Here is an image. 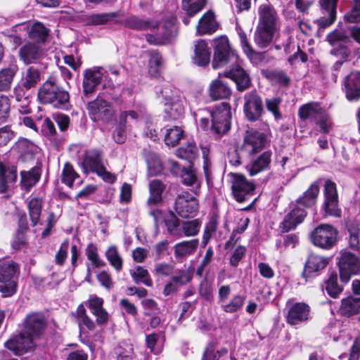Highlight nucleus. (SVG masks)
Returning a JSON list of instances; mask_svg holds the SVG:
<instances>
[{
  "instance_id": "obj_1",
  "label": "nucleus",
  "mask_w": 360,
  "mask_h": 360,
  "mask_svg": "<svg viewBox=\"0 0 360 360\" xmlns=\"http://www.w3.org/2000/svg\"><path fill=\"white\" fill-rule=\"evenodd\" d=\"M77 161L84 172L89 171L96 172L98 176L108 183L112 184L115 181V176L106 170L102 159V153L100 150L81 148L79 150Z\"/></svg>"
},
{
  "instance_id": "obj_2",
  "label": "nucleus",
  "mask_w": 360,
  "mask_h": 360,
  "mask_svg": "<svg viewBox=\"0 0 360 360\" xmlns=\"http://www.w3.org/2000/svg\"><path fill=\"white\" fill-rule=\"evenodd\" d=\"M38 97L43 103L52 104L56 108H60L69 101L68 91L60 88L54 77H50L40 87Z\"/></svg>"
},
{
  "instance_id": "obj_3",
  "label": "nucleus",
  "mask_w": 360,
  "mask_h": 360,
  "mask_svg": "<svg viewBox=\"0 0 360 360\" xmlns=\"http://www.w3.org/2000/svg\"><path fill=\"white\" fill-rule=\"evenodd\" d=\"M160 93L164 99L165 112L168 116L173 120L182 117L185 112V101L179 91L171 86H167Z\"/></svg>"
},
{
  "instance_id": "obj_4",
  "label": "nucleus",
  "mask_w": 360,
  "mask_h": 360,
  "mask_svg": "<svg viewBox=\"0 0 360 360\" xmlns=\"http://www.w3.org/2000/svg\"><path fill=\"white\" fill-rule=\"evenodd\" d=\"M211 130L218 135L225 134L230 129L231 117V106L228 103L223 102L216 105L211 111Z\"/></svg>"
},
{
  "instance_id": "obj_5",
  "label": "nucleus",
  "mask_w": 360,
  "mask_h": 360,
  "mask_svg": "<svg viewBox=\"0 0 360 360\" xmlns=\"http://www.w3.org/2000/svg\"><path fill=\"white\" fill-rule=\"evenodd\" d=\"M237 56L231 48L229 41L225 36H221L214 39V58L212 67L214 69L224 66L230 61H236Z\"/></svg>"
},
{
  "instance_id": "obj_6",
  "label": "nucleus",
  "mask_w": 360,
  "mask_h": 360,
  "mask_svg": "<svg viewBox=\"0 0 360 360\" xmlns=\"http://www.w3.org/2000/svg\"><path fill=\"white\" fill-rule=\"evenodd\" d=\"M338 232L333 226L323 224L314 229L311 233L313 244L323 249H330L337 241Z\"/></svg>"
},
{
  "instance_id": "obj_7",
  "label": "nucleus",
  "mask_w": 360,
  "mask_h": 360,
  "mask_svg": "<svg viewBox=\"0 0 360 360\" xmlns=\"http://www.w3.org/2000/svg\"><path fill=\"white\" fill-rule=\"evenodd\" d=\"M340 277L342 283H347L352 276L360 272V259L354 254L342 252L338 258Z\"/></svg>"
},
{
  "instance_id": "obj_8",
  "label": "nucleus",
  "mask_w": 360,
  "mask_h": 360,
  "mask_svg": "<svg viewBox=\"0 0 360 360\" xmlns=\"http://www.w3.org/2000/svg\"><path fill=\"white\" fill-rule=\"evenodd\" d=\"M18 272V266L13 262L0 264V292L4 297H9L16 291V282L14 277Z\"/></svg>"
},
{
  "instance_id": "obj_9",
  "label": "nucleus",
  "mask_w": 360,
  "mask_h": 360,
  "mask_svg": "<svg viewBox=\"0 0 360 360\" xmlns=\"http://www.w3.org/2000/svg\"><path fill=\"white\" fill-rule=\"evenodd\" d=\"M46 327V319L41 313H31L25 317L21 330L23 334L36 340L44 333Z\"/></svg>"
},
{
  "instance_id": "obj_10",
  "label": "nucleus",
  "mask_w": 360,
  "mask_h": 360,
  "mask_svg": "<svg viewBox=\"0 0 360 360\" xmlns=\"http://www.w3.org/2000/svg\"><path fill=\"white\" fill-rule=\"evenodd\" d=\"M324 198L325 200L322 207L325 212V217H340L341 216V210L338 206L336 185L330 180H327L325 183Z\"/></svg>"
},
{
  "instance_id": "obj_11",
  "label": "nucleus",
  "mask_w": 360,
  "mask_h": 360,
  "mask_svg": "<svg viewBox=\"0 0 360 360\" xmlns=\"http://www.w3.org/2000/svg\"><path fill=\"white\" fill-rule=\"evenodd\" d=\"M175 210L181 217H193L198 211V200L188 192H182L176 199Z\"/></svg>"
},
{
  "instance_id": "obj_12",
  "label": "nucleus",
  "mask_w": 360,
  "mask_h": 360,
  "mask_svg": "<svg viewBox=\"0 0 360 360\" xmlns=\"http://www.w3.org/2000/svg\"><path fill=\"white\" fill-rule=\"evenodd\" d=\"M41 81V72L34 67H30L22 72L21 79L14 89V95L18 98L24 96L26 91L34 88Z\"/></svg>"
},
{
  "instance_id": "obj_13",
  "label": "nucleus",
  "mask_w": 360,
  "mask_h": 360,
  "mask_svg": "<svg viewBox=\"0 0 360 360\" xmlns=\"http://www.w3.org/2000/svg\"><path fill=\"white\" fill-rule=\"evenodd\" d=\"M106 73L107 71L101 67H93L84 72L82 86L85 96L89 97L95 92L96 87Z\"/></svg>"
},
{
  "instance_id": "obj_14",
  "label": "nucleus",
  "mask_w": 360,
  "mask_h": 360,
  "mask_svg": "<svg viewBox=\"0 0 360 360\" xmlns=\"http://www.w3.org/2000/svg\"><path fill=\"white\" fill-rule=\"evenodd\" d=\"M338 1V0H319L322 15L315 20L319 29H326L335 22Z\"/></svg>"
},
{
  "instance_id": "obj_15",
  "label": "nucleus",
  "mask_w": 360,
  "mask_h": 360,
  "mask_svg": "<svg viewBox=\"0 0 360 360\" xmlns=\"http://www.w3.org/2000/svg\"><path fill=\"white\" fill-rule=\"evenodd\" d=\"M34 340L27 334H23V331L15 336L11 338L5 342V347L12 351L16 355H22L35 347Z\"/></svg>"
},
{
  "instance_id": "obj_16",
  "label": "nucleus",
  "mask_w": 360,
  "mask_h": 360,
  "mask_svg": "<svg viewBox=\"0 0 360 360\" xmlns=\"http://www.w3.org/2000/svg\"><path fill=\"white\" fill-rule=\"evenodd\" d=\"M88 110L91 119L94 121L108 120L113 115V109L110 103L101 96L89 103Z\"/></svg>"
},
{
  "instance_id": "obj_17",
  "label": "nucleus",
  "mask_w": 360,
  "mask_h": 360,
  "mask_svg": "<svg viewBox=\"0 0 360 360\" xmlns=\"http://www.w3.org/2000/svg\"><path fill=\"white\" fill-rule=\"evenodd\" d=\"M244 99V112L248 120L250 121L258 120L263 112L261 97L255 91H251L245 95Z\"/></svg>"
},
{
  "instance_id": "obj_18",
  "label": "nucleus",
  "mask_w": 360,
  "mask_h": 360,
  "mask_svg": "<svg viewBox=\"0 0 360 360\" xmlns=\"http://www.w3.org/2000/svg\"><path fill=\"white\" fill-rule=\"evenodd\" d=\"M176 18L171 16L164 23L158 22V26L156 27L158 32L156 35L147 34V41L153 45H161L166 44L170 39L173 31L174 30V25Z\"/></svg>"
},
{
  "instance_id": "obj_19",
  "label": "nucleus",
  "mask_w": 360,
  "mask_h": 360,
  "mask_svg": "<svg viewBox=\"0 0 360 360\" xmlns=\"http://www.w3.org/2000/svg\"><path fill=\"white\" fill-rule=\"evenodd\" d=\"M267 143L264 133L257 131H248L244 138L242 150L250 155L258 153L263 149Z\"/></svg>"
},
{
  "instance_id": "obj_20",
  "label": "nucleus",
  "mask_w": 360,
  "mask_h": 360,
  "mask_svg": "<svg viewBox=\"0 0 360 360\" xmlns=\"http://www.w3.org/2000/svg\"><path fill=\"white\" fill-rule=\"evenodd\" d=\"M115 22L123 25L127 28L137 30H153L158 26V22L155 20L142 18L135 15L125 17L121 20H116Z\"/></svg>"
},
{
  "instance_id": "obj_21",
  "label": "nucleus",
  "mask_w": 360,
  "mask_h": 360,
  "mask_svg": "<svg viewBox=\"0 0 360 360\" xmlns=\"http://www.w3.org/2000/svg\"><path fill=\"white\" fill-rule=\"evenodd\" d=\"M254 190L255 185L252 182L248 181L243 176H236L232 191L237 201H245L248 196L252 194Z\"/></svg>"
},
{
  "instance_id": "obj_22",
  "label": "nucleus",
  "mask_w": 360,
  "mask_h": 360,
  "mask_svg": "<svg viewBox=\"0 0 360 360\" xmlns=\"http://www.w3.org/2000/svg\"><path fill=\"white\" fill-rule=\"evenodd\" d=\"M259 25L278 30L279 22L275 9L270 4H262L259 8Z\"/></svg>"
},
{
  "instance_id": "obj_23",
  "label": "nucleus",
  "mask_w": 360,
  "mask_h": 360,
  "mask_svg": "<svg viewBox=\"0 0 360 360\" xmlns=\"http://www.w3.org/2000/svg\"><path fill=\"white\" fill-rule=\"evenodd\" d=\"M39 43H27L19 50L20 58L26 65H29L41 59L44 51Z\"/></svg>"
},
{
  "instance_id": "obj_24",
  "label": "nucleus",
  "mask_w": 360,
  "mask_h": 360,
  "mask_svg": "<svg viewBox=\"0 0 360 360\" xmlns=\"http://www.w3.org/2000/svg\"><path fill=\"white\" fill-rule=\"evenodd\" d=\"M310 307L305 303L297 302L289 309L287 321L290 325H297L307 321L309 317Z\"/></svg>"
},
{
  "instance_id": "obj_25",
  "label": "nucleus",
  "mask_w": 360,
  "mask_h": 360,
  "mask_svg": "<svg viewBox=\"0 0 360 360\" xmlns=\"http://www.w3.org/2000/svg\"><path fill=\"white\" fill-rule=\"evenodd\" d=\"M219 28L215 15L212 11L206 12L199 20L196 26L197 35L212 34Z\"/></svg>"
},
{
  "instance_id": "obj_26",
  "label": "nucleus",
  "mask_w": 360,
  "mask_h": 360,
  "mask_svg": "<svg viewBox=\"0 0 360 360\" xmlns=\"http://www.w3.org/2000/svg\"><path fill=\"white\" fill-rule=\"evenodd\" d=\"M346 97L349 101L360 98V72H353L347 76L345 82Z\"/></svg>"
},
{
  "instance_id": "obj_27",
  "label": "nucleus",
  "mask_w": 360,
  "mask_h": 360,
  "mask_svg": "<svg viewBox=\"0 0 360 360\" xmlns=\"http://www.w3.org/2000/svg\"><path fill=\"white\" fill-rule=\"evenodd\" d=\"M193 63L198 66H206L210 61V51L205 40L199 39L195 44Z\"/></svg>"
},
{
  "instance_id": "obj_28",
  "label": "nucleus",
  "mask_w": 360,
  "mask_h": 360,
  "mask_svg": "<svg viewBox=\"0 0 360 360\" xmlns=\"http://www.w3.org/2000/svg\"><path fill=\"white\" fill-rule=\"evenodd\" d=\"M271 151H265L248 165L246 169L249 174L252 176L267 169L271 161Z\"/></svg>"
},
{
  "instance_id": "obj_29",
  "label": "nucleus",
  "mask_w": 360,
  "mask_h": 360,
  "mask_svg": "<svg viewBox=\"0 0 360 360\" xmlns=\"http://www.w3.org/2000/svg\"><path fill=\"white\" fill-rule=\"evenodd\" d=\"M328 262V259L324 257L315 254L310 255L305 264L302 276L307 280L310 277V274L322 270L326 266Z\"/></svg>"
},
{
  "instance_id": "obj_30",
  "label": "nucleus",
  "mask_w": 360,
  "mask_h": 360,
  "mask_svg": "<svg viewBox=\"0 0 360 360\" xmlns=\"http://www.w3.org/2000/svg\"><path fill=\"white\" fill-rule=\"evenodd\" d=\"M306 217V212L304 209L297 207L291 210L284 218L281 228L283 231L288 232L295 229L297 224L303 221Z\"/></svg>"
},
{
  "instance_id": "obj_31",
  "label": "nucleus",
  "mask_w": 360,
  "mask_h": 360,
  "mask_svg": "<svg viewBox=\"0 0 360 360\" xmlns=\"http://www.w3.org/2000/svg\"><path fill=\"white\" fill-rule=\"evenodd\" d=\"M209 92L210 97L214 100L228 98L231 94V88L220 78L210 83Z\"/></svg>"
},
{
  "instance_id": "obj_32",
  "label": "nucleus",
  "mask_w": 360,
  "mask_h": 360,
  "mask_svg": "<svg viewBox=\"0 0 360 360\" xmlns=\"http://www.w3.org/2000/svg\"><path fill=\"white\" fill-rule=\"evenodd\" d=\"M323 114V108L318 103H309L302 105L298 110V115L302 120L318 121Z\"/></svg>"
},
{
  "instance_id": "obj_33",
  "label": "nucleus",
  "mask_w": 360,
  "mask_h": 360,
  "mask_svg": "<svg viewBox=\"0 0 360 360\" xmlns=\"http://www.w3.org/2000/svg\"><path fill=\"white\" fill-rule=\"evenodd\" d=\"M225 77L232 79L239 91H244L250 86V81L246 72L240 67H236L225 73Z\"/></svg>"
},
{
  "instance_id": "obj_34",
  "label": "nucleus",
  "mask_w": 360,
  "mask_h": 360,
  "mask_svg": "<svg viewBox=\"0 0 360 360\" xmlns=\"http://www.w3.org/2000/svg\"><path fill=\"white\" fill-rule=\"evenodd\" d=\"M17 179L16 169L13 167L6 168L0 162V192L4 193L15 182Z\"/></svg>"
},
{
  "instance_id": "obj_35",
  "label": "nucleus",
  "mask_w": 360,
  "mask_h": 360,
  "mask_svg": "<svg viewBox=\"0 0 360 360\" xmlns=\"http://www.w3.org/2000/svg\"><path fill=\"white\" fill-rule=\"evenodd\" d=\"M14 148L25 160L32 159L40 150L35 143L25 138L19 139Z\"/></svg>"
},
{
  "instance_id": "obj_36",
  "label": "nucleus",
  "mask_w": 360,
  "mask_h": 360,
  "mask_svg": "<svg viewBox=\"0 0 360 360\" xmlns=\"http://www.w3.org/2000/svg\"><path fill=\"white\" fill-rule=\"evenodd\" d=\"M340 312L345 316H352L360 313V297L349 296L341 301Z\"/></svg>"
},
{
  "instance_id": "obj_37",
  "label": "nucleus",
  "mask_w": 360,
  "mask_h": 360,
  "mask_svg": "<svg viewBox=\"0 0 360 360\" xmlns=\"http://www.w3.org/2000/svg\"><path fill=\"white\" fill-rule=\"evenodd\" d=\"M276 30L258 25L255 34V41L261 48L267 47L272 41Z\"/></svg>"
},
{
  "instance_id": "obj_38",
  "label": "nucleus",
  "mask_w": 360,
  "mask_h": 360,
  "mask_svg": "<svg viewBox=\"0 0 360 360\" xmlns=\"http://www.w3.org/2000/svg\"><path fill=\"white\" fill-rule=\"evenodd\" d=\"M198 239L185 240L176 243L174 247L175 256L176 257H182L193 254L198 246Z\"/></svg>"
},
{
  "instance_id": "obj_39",
  "label": "nucleus",
  "mask_w": 360,
  "mask_h": 360,
  "mask_svg": "<svg viewBox=\"0 0 360 360\" xmlns=\"http://www.w3.org/2000/svg\"><path fill=\"white\" fill-rule=\"evenodd\" d=\"M240 44L243 52L254 64H258L263 60L265 53H258L255 51L248 41L247 37L244 32L239 33Z\"/></svg>"
},
{
  "instance_id": "obj_40",
  "label": "nucleus",
  "mask_w": 360,
  "mask_h": 360,
  "mask_svg": "<svg viewBox=\"0 0 360 360\" xmlns=\"http://www.w3.org/2000/svg\"><path fill=\"white\" fill-rule=\"evenodd\" d=\"M27 32L31 39L39 44L44 43L49 35L48 29L42 23L39 22L33 23L28 27Z\"/></svg>"
},
{
  "instance_id": "obj_41",
  "label": "nucleus",
  "mask_w": 360,
  "mask_h": 360,
  "mask_svg": "<svg viewBox=\"0 0 360 360\" xmlns=\"http://www.w3.org/2000/svg\"><path fill=\"white\" fill-rule=\"evenodd\" d=\"M17 71L18 68L15 65L0 70V91H6L11 88Z\"/></svg>"
},
{
  "instance_id": "obj_42",
  "label": "nucleus",
  "mask_w": 360,
  "mask_h": 360,
  "mask_svg": "<svg viewBox=\"0 0 360 360\" xmlns=\"http://www.w3.org/2000/svg\"><path fill=\"white\" fill-rule=\"evenodd\" d=\"M319 193V186L318 182L315 181L304 193L303 195L298 199V204L306 207L314 205Z\"/></svg>"
},
{
  "instance_id": "obj_43",
  "label": "nucleus",
  "mask_w": 360,
  "mask_h": 360,
  "mask_svg": "<svg viewBox=\"0 0 360 360\" xmlns=\"http://www.w3.org/2000/svg\"><path fill=\"white\" fill-rule=\"evenodd\" d=\"M165 187L160 180H153L149 184L150 196L148 199L149 205H156L162 200V193Z\"/></svg>"
},
{
  "instance_id": "obj_44",
  "label": "nucleus",
  "mask_w": 360,
  "mask_h": 360,
  "mask_svg": "<svg viewBox=\"0 0 360 360\" xmlns=\"http://www.w3.org/2000/svg\"><path fill=\"white\" fill-rule=\"evenodd\" d=\"M40 173L39 169L32 168L28 172H21V186L23 189L29 191L39 180Z\"/></svg>"
},
{
  "instance_id": "obj_45",
  "label": "nucleus",
  "mask_w": 360,
  "mask_h": 360,
  "mask_svg": "<svg viewBox=\"0 0 360 360\" xmlns=\"http://www.w3.org/2000/svg\"><path fill=\"white\" fill-rule=\"evenodd\" d=\"M184 137V130L181 127L174 126L166 129L165 142L170 147L176 146L179 141Z\"/></svg>"
},
{
  "instance_id": "obj_46",
  "label": "nucleus",
  "mask_w": 360,
  "mask_h": 360,
  "mask_svg": "<svg viewBox=\"0 0 360 360\" xmlns=\"http://www.w3.org/2000/svg\"><path fill=\"white\" fill-rule=\"evenodd\" d=\"M207 0H182V8L188 16H194L203 9Z\"/></svg>"
},
{
  "instance_id": "obj_47",
  "label": "nucleus",
  "mask_w": 360,
  "mask_h": 360,
  "mask_svg": "<svg viewBox=\"0 0 360 360\" xmlns=\"http://www.w3.org/2000/svg\"><path fill=\"white\" fill-rule=\"evenodd\" d=\"M86 255L88 259L91 262L87 267L88 275H90L91 268H98L104 265V262L100 259L98 255L97 248L94 244L91 243L87 246Z\"/></svg>"
},
{
  "instance_id": "obj_48",
  "label": "nucleus",
  "mask_w": 360,
  "mask_h": 360,
  "mask_svg": "<svg viewBox=\"0 0 360 360\" xmlns=\"http://www.w3.org/2000/svg\"><path fill=\"white\" fill-rule=\"evenodd\" d=\"M245 301V296L241 295H236L231 299L229 302L223 304L221 307L225 312L233 314L242 309Z\"/></svg>"
},
{
  "instance_id": "obj_49",
  "label": "nucleus",
  "mask_w": 360,
  "mask_h": 360,
  "mask_svg": "<svg viewBox=\"0 0 360 360\" xmlns=\"http://www.w3.org/2000/svg\"><path fill=\"white\" fill-rule=\"evenodd\" d=\"M42 200L39 198H33L29 202V214L34 226L39 222L41 211Z\"/></svg>"
},
{
  "instance_id": "obj_50",
  "label": "nucleus",
  "mask_w": 360,
  "mask_h": 360,
  "mask_svg": "<svg viewBox=\"0 0 360 360\" xmlns=\"http://www.w3.org/2000/svg\"><path fill=\"white\" fill-rule=\"evenodd\" d=\"M131 275L136 283H143L146 286H152L153 281L148 271L141 266H136L131 271Z\"/></svg>"
},
{
  "instance_id": "obj_51",
  "label": "nucleus",
  "mask_w": 360,
  "mask_h": 360,
  "mask_svg": "<svg viewBox=\"0 0 360 360\" xmlns=\"http://www.w3.org/2000/svg\"><path fill=\"white\" fill-rule=\"evenodd\" d=\"M105 256L111 266H112L117 271L122 268V259L118 253L115 246L112 245L108 248L105 252Z\"/></svg>"
},
{
  "instance_id": "obj_52",
  "label": "nucleus",
  "mask_w": 360,
  "mask_h": 360,
  "mask_svg": "<svg viewBox=\"0 0 360 360\" xmlns=\"http://www.w3.org/2000/svg\"><path fill=\"white\" fill-rule=\"evenodd\" d=\"M198 155V148L195 144L193 143H188L184 146L180 147L176 150V155L181 158L191 161L194 159Z\"/></svg>"
},
{
  "instance_id": "obj_53",
  "label": "nucleus",
  "mask_w": 360,
  "mask_h": 360,
  "mask_svg": "<svg viewBox=\"0 0 360 360\" xmlns=\"http://www.w3.org/2000/svg\"><path fill=\"white\" fill-rule=\"evenodd\" d=\"M218 224L219 222L217 219L212 218L205 225L201 242L202 248H205L209 243L210 240L214 236L218 228Z\"/></svg>"
},
{
  "instance_id": "obj_54",
  "label": "nucleus",
  "mask_w": 360,
  "mask_h": 360,
  "mask_svg": "<svg viewBox=\"0 0 360 360\" xmlns=\"http://www.w3.org/2000/svg\"><path fill=\"white\" fill-rule=\"evenodd\" d=\"M201 226V222L199 219H194L191 221H186L181 222L182 236H193L198 234Z\"/></svg>"
},
{
  "instance_id": "obj_55",
  "label": "nucleus",
  "mask_w": 360,
  "mask_h": 360,
  "mask_svg": "<svg viewBox=\"0 0 360 360\" xmlns=\"http://www.w3.org/2000/svg\"><path fill=\"white\" fill-rule=\"evenodd\" d=\"M148 173L150 176H155L161 173L163 167L159 157L155 154H150L147 158Z\"/></svg>"
},
{
  "instance_id": "obj_56",
  "label": "nucleus",
  "mask_w": 360,
  "mask_h": 360,
  "mask_svg": "<svg viewBox=\"0 0 360 360\" xmlns=\"http://www.w3.org/2000/svg\"><path fill=\"white\" fill-rule=\"evenodd\" d=\"M79 177L73 167L70 163H65L62 172V182L72 187L74 181Z\"/></svg>"
},
{
  "instance_id": "obj_57",
  "label": "nucleus",
  "mask_w": 360,
  "mask_h": 360,
  "mask_svg": "<svg viewBox=\"0 0 360 360\" xmlns=\"http://www.w3.org/2000/svg\"><path fill=\"white\" fill-rule=\"evenodd\" d=\"M116 13L94 14L89 17L88 22L94 25H100L112 21L115 18L117 17Z\"/></svg>"
},
{
  "instance_id": "obj_58",
  "label": "nucleus",
  "mask_w": 360,
  "mask_h": 360,
  "mask_svg": "<svg viewBox=\"0 0 360 360\" xmlns=\"http://www.w3.org/2000/svg\"><path fill=\"white\" fill-rule=\"evenodd\" d=\"M326 290L332 297H337L342 291V288L338 285L337 274H331L326 283Z\"/></svg>"
},
{
  "instance_id": "obj_59",
  "label": "nucleus",
  "mask_w": 360,
  "mask_h": 360,
  "mask_svg": "<svg viewBox=\"0 0 360 360\" xmlns=\"http://www.w3.org/2000/svg\"><path fill=\"white\" fill-rule=\"evenodd\" d=\"M345 19L350 23L360 22V0H352L351 10L345 14Z\"/></svg>"
},
{
  "instance_id": "obj_60",
  "label": "nucleus",
  "mask_w": 360,
  "mask_h": 360,
  "mask_svg": "<svg viewBox=\"0 0 360 360\" xmlns=\"http://www.w3.org/2000/svg\"><path fill=\"white\" fill-rule=\"evenodd\" d=\"M182 183L186 186L196 185V188H199L200 183L198 181L196 173L193 169H184L181 174Z\"/></svg>"
},
{
  "instance_id": "obj_61",
  "label": "nucleus",
  "mask_w": 360,
  "mask_h": 360,
  "mask_svg": "<svg viewBox=\"0 0 360 360\" xmlns=\"http://www.w3.org/2000/svg\"><path fill=\"white\" fill-rule=\"evenodd\" d=\"M162 65V57L158 53H153L148 62L149 72L153 75L160 72Z\"/></svg>"
},
{
  "instance_id": "obj_62",
  "label": "nucleus",
  "mask_w": 360,
  "mask_h": 360,
  "mask_svg": "<svg viewBox=\"0 0 360 360\" xmlns=\"http://www.w3.org/2000/svg\"><path fill=\"white\" fill-rule=\"evenodd\" d=\"M281 98L278 97H274L271 98L266 99V105L267 110L271 112L276 119L281 117V114L279 111V105L281 103Z\"/></svg>"
},
{
  "instance_id": "obj_63",
  "label": "nucleus",
  "mask_w": 360,
  "mask_h": 360,
  "mask_svg": "<svg viewBox=\"0 0 360 360\" xmlns=\"http://www.w3.org/2000/svg\"><path fill=\"white\" fill-rule=\"evenodd\" d=\"M349 233V245L354 250H358L360 245V229L357 226L348 229Z\"/></svg>"
},
{
  "instance_id": "obj_64",
  "label": "nucleus",
  "mask_w": 360,
  "mask_h": 360,
  "mask_svg": "<svg viewBox=\"0 0 360 360\" xmlns=\"http://www.w3.org/2000/svg\"><path fill=\"white\" fill-rule=\"evenodd\" d=\"M348 38L349 36L340 30H335L326 37L327 41L332 46H335L339 42L345 41Z\"/></svg>"
}]
</instances>
